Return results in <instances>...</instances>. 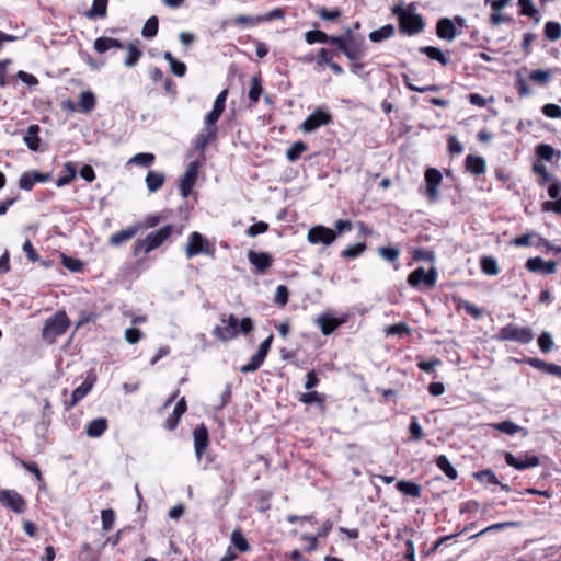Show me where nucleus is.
I'll list each match as a JSON object with an SVG mask.
<instances>
[{
    "label": "nucleus",
    "instance_id": "1",
    "mask_svg": "<svg viewBox=\"0 0 561 561\" xmlns=\"http://www.w3.org/2000/svg\"><path fill=\"white\" fill-rule=\"evenodd\" d=\"M392 13L399 19V27L402 33L412 36L424 30L423 18L411 7L396 5L392 8Z\"/></svg>",
    "mask_w": 561,
    "mask_h": 561
},
{
    "label": "nucleus",
    "instance_id": "2",
    "mask_svg": "<svg viewBox=\"0 0 561 561\" xmlns=\"http://www.w3.org/2000/svg\"><path fill=\"white\" fill-rule=\"evenodd\" d=\"M70 325V320L65 311H57L49 317L42 331L43 339L48 343H55L57 337L62 335Z\"/></svg>",
    "mask_w": 561,
    "mask_h": 561
},
{
    "label": "nucleus",
    "instance_id": "3",
    "mask_svg": "<svg viewBox=\"0 0 561 561\" xmlns=\"http://www.w3.org/2000/svg\"><path fill=\"white\" fill-rule=\"evenodd\" d=\"M172 230V226L167 225L148 233L145 239L138 240L134 248L135 255H138L140 252L147 254L159 248L171 236Z\"/></svg>",
    "mask_w": 561,
    "mask_h": 561
},
{
    "label": "nucleus",
    "instance_id": "4",
    "mask_svg": "<svg viewBox=\"0 0 561 561\" xmlns=\"http://www.w3.org/2000/svg\"><path fill=\"white\" fill-rule=\"evenodd\" d=\"M184 252L188 260L198 254L214 256L215 248L202 233L194 231L188 236Z\"/></svg>",
    "mask_w": 561,
    "mask_h": 561
},
{
    "label": "nucleus",
    "instance_id": "5",
    "mask_svg": "<svg viewBox=\"0 0 561 561\" xmlns=\"http://www.w3.org/2000/svg\"><path fill=\"white\" fill-rule=\"evenodd\" d=\"M497 337L502 341H514L520 344H528L534 340V333L530 328L510 323L500 330Z\"/></svg>",
    "mask_w": 561,
    "mask_h": 561
},
{
    "label": "nucleus",
    "instance_id": "6",
    "mask_svg": "<svg viewBox=\"0 0 561 561\" xmlns=\"http://www.w3.org/2000/svg\"><path fill=\"white\" fill-rule=\"evenodd\" d=\"M337 237V233L324 226L318 225L311 227L307 233V240L310 244H332Z\"/></svg>",
    "mask_w": 561,
    "mask_h": 561
},
{
    "label": "nucleus",
    "instance_id": "7",
    "mask_svg": "<svg viewBox=\"0 0 561 561\" xmlns=\"http://www.w3.org/2000/svg\"><path fill=\"white\" fill-rule=\"evenodd\" d=\"M437 279V272L432 267L428 272L424 267H417L408 276V284L412 287H417L423 284L426 288L435 286Z\"/></svg>",
    "mask_w": 561,
    "mask_h": 561
},
{
    "label": "nucleus",
    "instance_id": "8",
    "mask_svg": "<svg viewBox=\"0 0 561 561\" xmlns=\"http://www.w3.org/2000/svg\"><path fill=\"white\" fill-rule=\"evenodd\" d=\"M238 319L233 314L221 318V324L216 325L213 334L220 341L227 342L234 339L238 334Z\"/></svg>",
    "mask_w": 561,
    "mask_h": 561
},
{
    "label": "nucleus",
    "instance_id": "9",
    "mask_svg": "<svg viewBox=\"0 0 561 561\" xmlns=\"http://www.w3.org/2000/svg\"><path fill=\"white\" fill-rule=\"evenodd\" d=\"M332 121L331 114L321 108L313 111L301 124V129L305 133H311L321 126L330 124Z\"/></svg>",
    "mask_w": 561,
    "mask_h": 561
},
{
    "label": "nucleus",
    "instance_id": "10",
    "mask_svg": "<svg viewBox=\"0 0 561 561\" xmlns=\"http://www.w3.org/2000/svg\"><path fill=\"white\" fill-rule=\"evenodd\" d=\"M0 504L16 514L23 513L26 508L25 500L14 490H0Z\"/></svg>",
    "mask_w": 561,
    "mask_h": 561
},
{
    "label": "nucleus",
    "instance_id": "11",
    "mask_svg": "<svg viewBox=\"0 0 561 561\" xmlns=\"http://www.w3.org/2000/svg\"><path fill=\"white\" fill-rule=\"evenodd\" d=\"M443 176L442 173L435 169L430 168L425 172V182H426V195L430 202H435L438 199L439 191L438 187L442 183Z\"/></svg>",
    "mask_w": 561,
    "mask_h": 561
},
{
    "label": "nucleus",
    "instance_id": "12",
    "mask_svg": "<svg viewBox=\"0 0 561 561\" xmlns=\"http://www.w3.org/2000/svg\"><path fill=\"white\" fill-rule=\"evenodd\" d=\"M198 169L199 163L197 161H192L183 174L180 181V192L183 198H186L192 192L197 180Z\"/></svg>",
    "mask_w": 561,
    "mask_h": 561
},
{
    "label": "nucleus",
    "instance_id": "13",
    "mask_svg": "<svg viewBox=\"0 0 561 561\" xmlns=\"http://www.w3.org/2000/svg\"><path fill=\"white\" fill-rule=\"evenodd\" d=\"M342 53L351 60L358 61L365 56L363 41H356L351 31H347V41Z\"/></svg>",
    "mask_w": 561,
    "mask_h": 561
},
{
    "label": "nucleus",
    "instance_id": "14",
    "mask_svg": "<svg viewBox=\"0 0 561 561\" xmlns=\"http://www.w3.org/2000/svg\"><path fill=\"white\" fill-rule=\"evenodd\" d=\"M95 381V374L93 371H90L85 380L72 391L71 400L67 404V409H72L80 400H82L91 391Z\"/></svg>",
    "mask_w": 561,
    "mask_h": 561
},
{
    "label": "nucleus",
    "instance_id": "15",
    "mask_svg": "<svg viewBox=\"0 0 561 561\" xmlns=\"http://www.w3.org/2000/svg\"><path fill=\"white\" fill-rule=\"evenodd\" d=\"M194 450L198 461H202L203 453L206 450L209 442L208 430L205 424H199L193 432Z\"/></svg>",
    "mask_w": 561,
    "mask_h": 561
},
{
    "label": "nucleus",
    "instance_id": "16",
    "mask_svg": "<svg viewBox=\"0 0 561 561\" xmlns=\"http://www.w3.org/2000/svg\"><path fill=\"white\" fill-rule=\"evenodd\" d=\"M505 461L508 466L515 468L516 470H525L528 468H534L539 465V458L537 456H528L524 455L525 459L517 458L513 454L505 451L504 453Z\"/></svg>",
    "mask_w": 561,
    "mask_h": 561
},
{
    "label": "nucleus",
    "instance_id": "17",
    "mask_svg": "<svg viewBox=\"0 0 561 561\" xmlns=\"http://www.w3.org/2000/svg\"><path fill=\"white\" fill-rule=\"evenodd\" d=\"M525 267L533 273H542L546 275L556 272L557 263L554 261H543L541 257H530L526 261Z\"/></svg>",
    "mask_w": 561,
    "mask_h": 561
},
{
    "label": "nucleus",
    "instance_id": "18",
    "mask_svg": "<svg viewBox=\"0 0 561 561\" xmlns=\"http://www.w3.org/2000/svg\"><path fill=\"white\" fill-rule=\"evenodd\" d=\"M50 178V173H42L39 171L25 172L21 175L19 185L22 190L30 191L35 183L47 182Z\"/></svg>",
    "mask_w": 561,
    "mask_h": 561
},
{
    "label": "nucleus",
    "instance_id": "19",
    "mask_svg": "<svg viewBox=\"0 0 561 561\" xmlns=\"http://www.w3.org/2000/svg\"><path fill=\"white\" fill-rule=\"evenodd\" d=\"M249 262L255 266L259 273L264 274L272 265V256L266 252H255L250 250L248 252Z\"/></svg>",
    "mask_w": 561,
    "mask_h": 561
},
{
    "label": "nucleus",
    "instance_id": "20",
    "mask_svg": "<svg viewBox=\"0 0 561 561\" xmlns=\"http://www.w3.org/2000/svg\"><path fill=\"white\" fill-rule=\"evenodd\" d=\"M436 34L439 38L451 42L457 36V30L453 20L440 19L436 25Z\"/></svg>",
    "mask_w": 561,
    "mask_h": 561
},
{
    "label": "nucleus",
    "instance_id": "21",
    "mask_svg": "<svg viewBox=\"0 0 561 561\" xmlns=\"http://www.w3.org/2000/svg\"><path fill=\"white\" fill-rule=\"evenodd\" d=\"M137 231H138L137 226H133L127 229L119 230L110 237L108 243L113 247H118L122 243L133 239L136 236Z\"/></svg>",
    "mask_w": 561,
    "mask_h": 561
},
{
    "label": "nucleus",
    "instance_id": "22",
    "mask_svg": "<svg viewBox=\"0 0 561 561\" xmlns=\"http://www.w3.org/2000/svg\"><path fill=\"white\" fill-rule=\"evenodd\" d=\"M466 169L474 175H480L485 172L486 162L482 157L469 154L466 158Z\"/></svg>",
    "mask_w": 561,
    "mask_h": 561
},
{
    "label": "nucleus",
    "instance_id": "23",
    "mask_svg": "<svg viewBox=\"0 0 561 561\" xmlns=\"http://www.w3.org/2000/svg\"><path fill=\"white\" fill-rule=\"evenodd\" d=\"M107 428V421L104 417L94 419L85 426V434L89 437L96 438L104 434Z\"/></svg>",
    "mask_w": 561,
    "mask_h": 561
},
{
    "label": "nucleus",
    "instance_id": "24",
    "mask_svg": "<svg viewBox=\"0 0 561 561\" xmlns=\"http://www.w3.org/2000/svg\"><path fill=\"white\" fill-rule=\"evenodd\" d=\"M39 126L38 125H30L24 135V142L27 148L32 151H37L39 149L41 139L38 137Z\"/></svg>",
    "mask_w": 561,
    "mask_h": 561
},
{
    "label": "nucleus",
    "instance_id": "25",
    "mask_svg": "<svg viewBox=\"0 0 561 561\" xmlns=\"http://www.w3.org/2000/svg\"><path fill=\"white\" fill-rule=\"evenodd\" d=\"M146 185L150 193L157 192L162 187L165 176L162 172L150 170L146 175Z\"/></svg>",
    "mask_w": 561,
    "mask_h": 561
},
{
    "label": "nucleus",
    "instance_id": "26",
    "mask_svg": "<svg viewBox=\"0 0 561 561\" xmlns=\"http://www.w3.org/2000/svg\"><path fill=\"white\" fill-rule=\"evenodd\" d=\"M217 127L204 126L202 131L196 136L195 148L203 150L211 140L216 138Z\"/></svg>",
    "mask_w": 561,
    "mask_h": 561
},
{
    "label": "nucleus",
    "instance_id": "27",
    "mask_svg": "<svg viewBox=\"0 0 561 561\" xmlns=\"http://www.w3.org/2000/svg\"><path fill=\"white\" fill-rule=\"evenodd\" d=\"M112 48L121 49L123 48V44L118 39L112 37H99L94 41V49L99 54H104Z\"/></svg>",
    "mask_w": 561,
    "mask_h": 561
},
{
    "label": "nucleus",
    "instance_id": "28",
    "mask_svg": "<svg viewBox=\"0 0 561 561\" xmlns=\"http://www.w3.org/2000/svg\"><path fill=\"white\" fill-rule=\"evenodd\" d=\"M493 430H496L506 435H515L517 433H522L523 436L527 435V431L522 426L515 424L512 421H504L500 423H493Z\"/></svg>",
    "mask_w": 561,
    "mask_h": 561
},
{
    "label": "nucleus",
    "instance_id": "29",
    "mask_svg": "<svg viewBox=\"0 0 561 561\" xmlns=\"http://www.w3.org/2000/svg\"><path fill=\"white\" fill-rule=\"evenodd\" d=\"M397 490L404 495L412 497H420L422 494V488L420 484L412 481L401 480L396 485Z\"/></svg>",
    "mask_w": 561,
    "mask_h": 561
},
{
    "label": "nucleus",
    "instance_id": "30",
    "mask_svg": "<svg viewBox=\"0 0 561 561\" xmlns=\"http://www.w3.org/2000/svg\"><path fill=\"white\" fill-rule=\"evenodd\" d=\"M95 107V96L91 91H83L79 94L78 110L88 114Z\"/></svg>",
    "mask_w": 561,
    "mask_h": 561
},
{
    "label": "nucleus",
    "instance_id": "31",
    "mask_svg": "<svg viewBox=\"0 0 561 561\" xmlns=\"http://www.w3.org/2000/svg\"><path fill=\"white\" fill-rule=\"evenodd\" d=\"M396 33V28L391 24L383 25L382 27L369 33V39L374 43H379L385 39L391 38Z\"/></svg>",
    "mask_w": 561,
    "mask_h": 561
},
{
    "label": "nucleus",
    "instance_id": "32",
    "mask_svg": "<svg viewBox=\"0 0 561 561\" xmlns=\"http://www.w3.org/2000/svg\"><path fill=\"white\" fill-rule=\"evenodd\" d=\"M108 0H93L92 7L85 13L88 19L104 18L107 11Z\"/></svg>",
    "mask_w": 561,
    "mask_h": 561
},
{
    "label": "nucleus",
    "instance_id": "33",
    "mask_svg": "<svg viewBox=\"0 0 561 561\" xmlns=\"http://www.w3.org/2000/svg\"><path fill=\"white\" fill-rule=\"evenodd\" d=\"M317 323L324 335L331 334L340 325V322L330 316H320Z\"/></svg>",
    "mask_w": 561,
    "mask_h": 561
},
{
    "label": "nucleus",
    "instance_id": "34",
    "mask_svg": "<svg viewBox=\"0 0 561 561\" xmlns=\"http://www.w3.org/2000/svg\"><path fill=\"white\" fill-rule=\"evenodd\" d=\"M420 53L426 55L430 59L438 61L440 65L446 66L448 64V59L444 55V53L433 46H423L420 47Z\"/></svg>",
    "mask_w": 561,
    "mask_h": 561
},
{
    "label": "nucleus",
    "instance_id": "35",
    "mask_svg": "<svg viewBox=\"0 0 561 561\" xmlns=\"http://www.w3.org/2000/svg\"><path fill=\"white\" fill-rule=\"evenodd\" d=\"M163 58L169 62L170 69L176 77H184L186 73V66L184 62L175 59L170 51L163 54Z\"/></svg>",
    "mask_w": 561,
    "mask_h": 561
},
{
    "label": "nucleus",
    "instance_id": "36",
    "mask_svg": "<svg viewBox=\"0 0 561 561\" xmlns=\"http://www.w3.org/2000/svg\"><path fill=\"white\" fill-rule=\"evenodd\" d=\"M437 467L451 480L457 479L458 473L457 470L451 466L448 458L444 455H440L436 459Z\"/></svg>",
    "mask_w": 561,
    "mask_h": 561
},
{
    "label": "nucleus",
    "instance_id": "37",
    "mask_svg": "<svg viewBox=\"0 0 561 561\" xmlns=\"http://www.w3.org/2000/svg\"><path fill=\"white\" fill-rule=\"evenodd\" d=\"M127 49V58L125 59L124 64L126 67L131 68L139 61L142 53L141 50L134 44L129 43L126 46Z\"/></svg>",
    "mask_w": 561,
    "mask_h": 561
},
{
    "label": "nucleus",
    "instance_id": "38",
    "mask_svg": "<svg viewBox=\"0 0 561 561\" xmlns=\"http://www.w3.org/2000/svg\"><path fill=\"white\" fill-rule=\"evenodd\" d=\"M298 400L305 404H319L321 408H323L325 398L323 394L319 393L318 391H310L301 393L298 398Z\"/></svg>",
    "mask_w": 561,
    "mask_h": 561
},
{
    "label": "nucleus",
    "instance_id": "39",
    "mask_svg": "<svg viewBox=\"0 0 561 561\" xmlns=\"http://www.w3.org/2000/svg\"><path fill=\"white\" fill-rule=\"evenodd\" d=\"M307 150V145L302 141H297L293 144L287 150H286V158L290 162L297 161L301 154Z\"/></svg>",
    "mask_w": 561,
    "mask_h": 561
},
{
    "label": "nucleus",
    "instance_id": "40",
    "mask_svg": "<svg viewBox=\"0 0 561 561\" xmlns=\"http://www.w3.org/2000/svg\"><path fill=\"white\" fill-rule=\"evenodd\" d=\"M158 27H159V20L156 15H152L146 21V23L142 27L141 34L146 38H152L157 35Z\"/></svg>",
    "mask_w": 561,
    "mask_h": 561
},
{
    "label": "nucleus",
    "instance_id": "41",
    "mask_svg": "<svg viewBox=\"0 0 561 561\" xmlns=\"http://www.w3.org/2000/svg\"><path fill=\"white\" fill-rule=\"evenodd\" d=\"M552 78V70L536 69L529 73V79L538 84H546Z\"/></svg>",
    "mask_w": 561,
    "mask_h": 561
},
{
    "label": "nucleus",
    "instance_id": "42",
    "mask_svg": "<svg viewBox=\"0 0 561 561\" xmlns=\"http://www.w3.org/2000/svg\"><path fill=\"white\" fill-rule=\"evenodd\" d=\"M264 360L265 358L261 354L255 353L251 356L249 363L240 368V371L243 374L253 373L261 367Z\"/></svg>",
    "mask_w": 561,
    "mask_h": 561
},
{
    "label": "nucleus",
    "instance_id": "43",
    "mask_svg": "<svg viewBox=\"0 0 561 561\" xmlns=\"http://www.w3.org/2000/svg\"><path fill=\"white\" fill-rule=\"evenodd\" d=\"M154 154L149 152L137 153L131 157L128 163L141 165V167H150L154 162Z\"/></svg>",
    "mask_w": 561,
    "mask_h": 561
},
{
    "label": "nucleus",
    "instance_id": "44",
    "mask_svg": "<svg viewBox=\"0 0 561 561\" xmlns=\"http://www.w3.org/2000/svg\"><path fill=\"white\" fill-rule=\"evenodd\" d=\"M545 36L549 41H557L561 37V24L554 21H549L545 25Z\"/></svg>",
    "mask_w": 561,
    "mask_h": 561
},
{
    "label": "nucleus",
    "instance_id": "45",
    "mask_svg": "<svg viewBox=\"0 0 561 561\" xmlns=\"http://www.w3.org/2000/svg\"><path fill=\"white\" fill-rule=\"evenodd\" d=\"M402 79H403V82L404 84L407 85V88L411 91H415V92H420V93H424V92H427V91H431V92H438L439 91V87L436 85V84H432V85H427V87H417L415 84L412 83L411 81V77L408 75V73H404L402 76Z\"/></svg>",
    "mask_w": 561,
    "mask_h": 561
},
{
    "label": "nucleus",
    "instance_id": "46",
    "mask_svg": "<svg viewBox=\"0 0 561 561\" xmlns=\"http://www.w3.org/2000/svg\"><path fill=\"white\" fill-rule=\"evenodd\" d=\"M535 152L539 159L548 162L552 161L556 154V150L553 149V147L548 144H539L535 148Z\"/></svg>",
    "mask_w": 561,
    "mask_h": 561
},
{
    "label": "nucleus",
    "instance_id": "47",
    "mask_svg": "<svg viewBox=\"0 0 561 561\" xmlns=\"http://www.w3.org/2000/svg\"><path fill=\"white\" fill-rule=\"evenodd\" d=\"M65 169L67 171V175H64V176H60L57 182H56V185L58 187H62L65 185H68L75 178H76V167L72 162H66L65 163Z\"/></svg>",
    "mask_w": 561,
    "mask_h": 561
},
{
    "label": "nucleus",
    "instance_id": "48",
    "mask_svg": "<svg viewBox=\"0 0 561 561\" xmlns=\"http://www.w3.org/2000/svg\"><path fill=\"white\" fill-rule=\"evenodd\" d=\"M533 171L534 173L540 175V180L538 181L539 185H545L552 179V175L548 172L547 167L541 162H535L533 164Z\"/></svg>",
    "mask_w": 561,
    "mask_h": 561
},
{
    "label": "nucleus",
    "instance_id": "49",
    "mask_svg": "<svg viewBox=\"0 0 561 561\" xmlns=\"http://www.w3.org/2000/svg\"><path fill=\"white\" fill-rule=\"evenodd\" d=\"M231 541L233 546L241 552H245L249 550L250 546L242 535V533L238 529L233 530L231 534Z\"/></svg>",
    "mask_w": 561,
    "mask_h": 561
},
{
    "label": "nucleus",
    "instance_id": "50",
    "mask_svg": "<svg viewBox=\"0 0 561 561\" xmlns=\"http://www.w3.org/2000/svg\"><path fill=\"white\" fill-rule=\"evenodd\" d=\"M366 249V244L364 242H359L353 245H348L346 249L342 251V256L345 259H355L359 256Z\"/></svg>",
    "mask_w": 561,
    "mask_h": 561
},
{
    "label": "nucleus",
    "instance_id": "51",
    "mask_svg": "<svg viewBox=\"0 0 561 561\" xmlns=\"http://www.w3.org/2000/svg\"><path fill=\"white\" fill-rule=\"evenodd\" d=\"M305 39L308 44L327 43L329 42V35L318 30L308 31L305 34Z\"/></svg>",
    "mask_w": 561,
    "mask_h": 561
},
{
    "label": "nucleus",
    "instance_id": "52",
    "mask_svg": "<svg viewBox=\"0 0 561 561\" xmlns=\"http://www.w3.org/2000/svg\"><path fill=\"white\" fill-rule=\"evenodd\" d=\"M518 4L520 7L522 15L536 18V22H539V18L536 16L538 14V11L533 4L531 0H518Z\"/></svg>",
    "mask_w": 561,
    "mask_h": 561
},
{
    "label": "nucleus",
    "instance_id": "53",
    "mask_svg": "<svg viewBox=\"0 0 561 561\" xmlns=\"http://www.w3.org/2000/svg\"><path fill=\"white\" fill-rule=\"evenodd\" d=\"M537 342H538V346L542 353H549L554 346L552 336L549 332H542L538 336Z\"/></svg>",
    "mask_w": 561,
    "mask_h": 561
},
{
    "label": "nucleus",
    "instance_id": "54",
    "mask_svg": "<svg viewBox=\"0 0 561 561\" xmlns=\"http://www.w3.org/2000/svg\"><path fill=\"white\" fill-rule=\"evenodd\" d=\"M102 529L108 531L112 529L115 522V513L113 510L107 508L101 512Z\"/></svg>",
    "mask_w": 561,
    "mask_h": 561
},
{
    "label": "nucleus",
    "instance_id": "55",
    "mask_svg": "<svg viewBox=\"0 0 561 561\" xmlns=\"http://www.w3.org/2000/svg\"><path fill=\"white\" fill-rule=\"evenodd\" d=\"M378 253L383 260L394 262L398 260L400 251L393 247H381Z\"/></svg>",
    "mask_w": 561,
    "mask_h": 561
},
{
    "label": "nucleus",
    "instance_id": "56",
    "mask_svg": "<svg viewBox=\"0 0 561 561\" xmlns=\"http://www.w3.org/2000/svg\"><path fill=\"white\" fill-rule=\"evenodd\" d=\"M262 93V87H261V81L257 77H253L252 80H251V87H250V91H249V99L253 102V103H256L260 99V95Z\"/></svg>",
    "mask_w": 561,
    "mask_h": 561
},
{
    "label": "nucleus",
    "instance_id": "57",
    "mask_svg": "<svg viewBox=\"0 0 561 561\" xmlns=\"http://www.w3.org/2000/svg\"><path fill=\"white\" fill-rule=\"evenodd\" d=\"M387 335H401L408 334L410 332V328L405 323H397L393 325H389L385 329Z\"/></svg>",
    "mask_w": 561,
    "mask_h": 561
},
{
    "label": "nucleus",
    "instance_id": "58",
    "mask_svg": "<svg viewBox=\"0 0 561 561\" xmlns=\"http://www.w3.org/2000/svg\"><path fill=\"white\" fill-rule=\"evenodd\" d=\"M124 336L129 344H135L142 339L144 334L139 329L128 328L125 330Z\"/></svg>",
    "mask_w": 561,
    "mask_h": 561
},
{
    "label": "nucleus",
    "instance_id": "59",
    "mask_svg": "<svg viewBox=\"0 0 561 561\" xmlns=\"http://www.w3.org/2000/svg\"><path fill=\"white\" fill-rule=\"evenodd\" d=\"M317 14L321 20L333 21L341 15V11L339 9L328 10L325 8H320L317 11Z\"/></svg>",
    "mask_w": 561,
    "mask_h": 561
},
{
    "label": "nucleus",
    "instance_id": "60",
    "mask_svg": "<svg viewBox=\"0 0 561 561\" xmlns=\"http://www.w3.org/2000/svg\"><path fill=\"white\" fill-rule=\"evenodd\" d=\"M542 113L550 118H561V107L557 104H546L541 108Z\"/></svg>",
    "mask_w": 561,
    "mask_h": 561
},
{
    "label": "nucleus",
    "instance_id": "61",
    "mask_svg": "<svg viewBox=\"0 0 561 561\" xmlns=\"http://www.w3.org/2000/svg\"><path fill=\"white\" fill-rule=\"evenodd\" d=\"M268 229V225L264 221H259L252 226H250L247 230V234L249 237H256L261 233L266 232Z\"/></svg>",
    "mask_w": 561,
    "mask_h": 561
},
{
    "label": "nucleus",
    "instance_id": "62",
    "mask_svg": "<svg viewBox=\"0 0 561 561\" xmlns=\"http://www.w3.org/2000/svg\"><path fill=\"white\" fill-rule=\"evenodd\" d=\"M288 301V289L285 285H279L276 288L275 302L285 306Z\"/></svg>",
    "mask_w": 561,
    "mask_h": 561
},
{
    "label": "nucleus",
    "instance_id": "63",
    "mask_svg": "<svg viewBox=\"0 0 561 561\" xmlns=\"http://www.w3.org/2000/svg\"><path fill=\"white\" fill-rule=\"evenodd\" d=\"M221 114H222L221 111L213 107V110L205 117L204 126L217 127L216 124H217L219 117L221 116Z\"/></svg>",
    "mask_w": 561,
    "mask_h": 561
},
{
    "label": "nucleus",
    "instance_id": "64",
    "mask_svg": "<svg viewBox=\"0 0 561 561\" xmlns=\"http://www.w3.org/2000/svg\"><path fill=\"white\" fill-rule=\"evenodd\" d=\"M457 306L459 309H463L467 313H469L476 319L479 318L481 314L480 310L474 305L468 301L460 300Z\"/></svg>",
    "mask_w": 561,
    "mask_h": 561
}]
</instances>
